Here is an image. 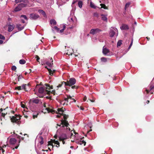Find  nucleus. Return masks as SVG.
<instances>
[{
	"mask_svg": "<svg viewBox=\"0 0 154 154\" xmlns=\"http://www.w3.org/2000/svg\"><path fill=\"white\" fill-rule=\"evenodd\" d=\"M29 85H26V84H23L21 86H17V87H15V89H17L18 90H21L22 89H23L25 91H27V90H26L27 88L26 87H29Z\"/></svg>",
	"mask_w": 154,
	"mask_h": 154,
	"instance_id": "nucleus-9",
	"label": "nucleus"
},
{
	"mask_svg": "<svg viewBox=\"0 0 154 154\" xmlns=\"http://www.w3.org/2000/svg\"><path fill=\"white\" fill-rule=\"evenodd\" d=\"M44 107L45 108V109H43L42 111V112L44 113H45L46 112H51L52 114H54L55 112L57 113V112L54 110L50 109L48 107H46V103H44Z\"/></svg>",
	"mask_w": 154,
	"mask_h": 154,
	"instance_id": "nucleus-5",
	"label": "nucleus"
},
{
	"mask_svg": "<svg viewBox=\"0 0 154 154\" xmlns=\"http://www.w3.org/2000/svg\"><path fill=\"white\" fill-rule=\"evenodd\" d=\"M17 68L15 66H13L11 67V69L12 70L15 71L16 69Z\"/></svg>",
	"mask_w": 154,
	"mask_h": 154,
	"instance_id": "nucleus-40",
	"label": "nucleus"
},
{
	"mask_svg": "<svg viewBox=\"0 0 154 154\" xmlns=\"http://www.w3.org/2000/svg\"><path fill=\"white\" fill-rule=\"evenodd\" d=\"M66 97H64L63 100L60 101V103L63 106H67L68 104L69 99L73 100L74 102H75L76 100L72 98V97L70 95H67Z\"/></svg>",
	"mask_w": 154,
	"mask_h": 154,
	"instance_id": "nucleus-2",
	"label": "nucleus"
},
{
	"mask_svg": "<svg viewBox=\"0 0 154 154\" xmlns=\"http://www.w3.org/2000/svg\"><path fill=\"white\" fill-rule=\"evenodd\" d=\"M20 116L17 115H15V116H13L11 118V122L19 124V120L20 119Z\"/></svg>",
	"mask_w": 154,
	"mask_h": 154,
	"instance_id": "nucleus-8",
	"label": "nucleus"
},
{
	"mask_svg": "<svg viewBox=\"0 0 154 154\" xmlns=\"http://www.w3.org/2000/svg\"><path fill=\"white\" fill-rule=\"evenodd\" d=\"M45 63L48 66L50 67H52L53 64V63H51L49 61H47Z\"/></svg>",
	"mask_w": 154,
	"mask_h": 154,
	"instance_id": "nucleus-37",
	"label": "nucleus"
},
{
	"mask_svg": "<svg viewBox=\"0 0 154 154\" xmlns=\"http://www.w3.org/2000/svg\"><path fill=\"white\" fill-rule=\"evenodd\" d=\"M32 102L35 103H39V100L38 99H34L32 100Z\"/></svg>",
	"mask_w": 154,
	"mask_h": 154,
	"instance_id": "nucleus-32",
	"label": "nucleus"
},
{
	"mask_svg": "<svg viewBox=\"0 0 154 154\" xmlns=\"http://www.w3.org/2000/svg\"><path fill=\"white\" fill-rule=\"evenodd\" d=\"M35 58H36V60L38 62V60H39L40 59V58L38 57V56L37 55L35 57Z\"/></svg>",
	"mask_w": 154,
	"mask_h": 154,
	"instance_id": "nucleus-49",
	"label": "nucleus"
},
{
	"mask_svg": "<svg viewBox=\"0 0 154 154\" xmlns=\"http://www.w3.org/2000/svg\"><path fill=\"white\" fill-rule=\"evenodd\" d=\"M45 68H47L48 69V70L49 73V75L51 76L53 75L54 73L55 72V70H52L51 69H49L48 68L47 66H45Z\"/></svg>",
	"mask_w": 154,
	"mask_h": 154,
	"instance_id": "nucleus-16",
	"label": "nucleus"
},
{
	"mask_svg": "<svg viewBox=\"0 0 154 154\" xmlns=\"http://www.w3.org/2000/svg\"><path fill=\"white\" fill-rule=\"evenodd\" d=\"M86 99H87V97H86V96H85L84 97V99H83L84 101H85L86 100Z\"/></svg>",
	"mask_w": 154,
	"mask_h": 154,
	"instance_id": "nucleus-55",
	"label": "nucleus"
},
{
	"mask_svg": "<svg viewBox=\"0 0 154 154\" xmlns=\"http://www.w3.org/2000/svg\"><path fill=\"white\" fill-rule=\"evenodd\" d=\"M73 50L71 48H69V51L66 53V54L69 55H72V52H73Z\"/></svg>",
	"mask_w": 154,
	"mask_h": 154,
	"instance_id": "nucleus-26",
	"label": "nucleus"
},
{
	"mask_svg": "<svg viewBox=\"0 0 154 154\" xmlns=\"http://www.w3.org/2000/svg\"><path fill=\"white\" fill-rule=\"evenodd\" d=\"M122 30L128 29H129L128 26L126 24H122V26L120 27Z\"/></svg>",
	"mask_w": 154,
	"mask_h": 154,
	"instance_id": "nucleus-19",
	"label": "nucleus"
},
{
	"mask_svg": "<svg viewBox=\"0 0 154 154\" xmlns=\"http://www.w3.org/2000/svg\"><path fill=\"white\" fill-rule=\"evenodd\" d=\"M63 83H62V84H59V85L57 86V88H60V87H61V86H62V85L63 84Z\"/></svg>",
	"mask_w": 154,
	"mask_h": 154,
	"instance_id": "nucleus-50",
	"label": "nucleus"
},
{
	"mask_svg": "<svg viewBox=\"0 0 154 154\" xmlns=\"http://www.w3.org/2000/svg\"><path fill=\"white\" fill-rule=\"evenodd\" d=\"M76 82L75 79L73 78H70L69 81H67L66 82H63L62 83H64L65 86H70L75 85Z\"/></svg>",
	"mask_w": 154,
	"mask_h": 154,
	"instance_id": "nucleus-4",
	"label": "nucleus"
},
{
	"mask_svg": "<svg viewBox=\"0 0 154 154\" xmlns=\"http://www.w3.org/2000/svg\"><path fill=\"white\" fill-rule=\"evenodd\" d=\"M21 25L19 24H17L16 26L17 28L18 29L19 31H21L24 28V26L22 27H21Z\"/></svg>",
	"mask_w": 154,
	"mask_h": 154,
	"instance_id": "nucleus-25",
	"label": "nucleus"
},
{
	"mask_svg": "<svg viewBox=\"0 0 154 154\" xmlns=\"http://www.w3.org/2000/svg\"><path fill=\"white\" fill-rule=\"evenodd\" d=\"M65 25H63V28L62 29H61L60 30V32H61V33H62V32H63L64 29H65Z\"/></svg>",
	"mask_w": 154,
	"mask_h": 154,
	"instance_id": "nucleus-44",
	"label": "nucleus"
},
{
	"mask_svg": "<svg viewBox=\"0 0 154 154\" xmlns=\"http://www.w3.org/2000/svg\"><path fill=\"white\" fill-rule=\"evenodd\" d=\"M21 9V8L18 5V6L16 7L14 9L15 11L17 12L20 11Z\"/></svg>",
	"mask_w": 154,
	"mask_h": 154,
	"instance_id": "nucleus-28",
	"label": "nucleus"
},
{
	"mask_svg": "<svg viewBox=\"0 0 154 154\" xmlns=\"http://www.w3.org/2000/svg\"><path fill=\"white\" fill-rule=\"evenodd\" d=\"M60 140L62 141L63 144H64L65 143V142L64 141V140Z\"/></svg>",
	"mask_w": 154,
	"mask_h": 154,
	"instance_id": "nucleus-62",
	"label": "nucleus"
},
{
	"mask_svg": "<svg viewBox=\"0 0 154 154\" xmlns=\"http://www.w3.org/2000/svg\"><path fill=\"white\" fill-rule=\"evenodd\" d=\"M39 17V16L36 14H30V18L32 20H36Z\"/></svg>",
	"mask_w": 154,
	"mask_h": 154,
	"instance_id": "nucleus-13",
	"label": "nucleus"
},
{
	"mask_svg": "<svg viewBox=\"0 0 154 154\" xmlns=\"http://www.w3.org/2000/svg\"><path fill=\"white\" fill-rule=\"evenodd\" d=\"M78 5L79 7L80 8H82V2L81 1H79L78 3Z\"/></svg>",
	"mask_w": 154,
	"mask_h": 154,
	"instance_id": "nucleus-33",
	"label": "nucleus"
},
{
	"mask_svg": "<svg viewBox=\"0 0 154 154\" xmlns=\"http://www.w3.org/2000/svg\"><path fill=\"white\" fill-rule=\"evenodd\" d=\"M17 140L14 138H11L10 140V143L11 144L14 145L16 143Z\"/></svg>",
	"mask_w": 154,
	"mask_h": 154,
	"instance_id": "nucleus-17",
	"label": "nucleus"
},
{
	"mask_svg": "<svg viewBox=\"0 0 154 154\" xmlns=\"http://www.w3.org/2000/svg\"><path fill=\"white\" fill-rule=\"evenodd\" d=\"M21 22L23 23H25V21L23 20H21Z\"/></svg>",
	"mask_w": 154,
	"mask_h": 154,
	"instance_id": "nucleus-60",
	"label": "nucleus"
},
{
	"mask_svg": "<svg viewBox=\"0 0 154 154\" xmlns=\"http://www.w3.org/2000/svg\"><path fill=\"white\" fill-rule=\"evenodd\" d=\"M39 113L37 112H34L32 115V117L33 119H34L37 117Z\"/></svg>",
	"mask_w": 154,
	"mask_h": 154,
	"instance_id": "nucleus-30",
	"label": "nucleus"
},
{
	"mask_svg": "<svg viewBox=\"0 0 154 154\" xmlns=\"http://www.w3.org/2000/svg\"><path fill=\"white\" fill-rule=\"evenodd\" d=\"M57 111L59 113V114L60 115H57V116L58 118H59L60 117V116L62 115L63 114V111L62 110V109L60 108H58L57 109Z\"/></svg>",
	"mask_w": 154,
	"mask_h": 154,
	"instance_id": "nucleus-21",
	"label": "nucleus"
},
{
	"mask_svg": "<svg viewBox=\"0 0 154 154\" xmlns=\"http://www.w3.org/2000/svg\"><path fill=\"white\" fill-rule=\"evenodd\" d=\"M101 16L102 17H101V19L102 20H103L105 21H106V22L107 21V16L106 15H104L103 14H101Z\"/></svg>",
	"mask_w": 154,
	"mask_h": 154,
	"instance_id": "nucleus-23",
	"label": "nucleus"
},
{
	"mask_svg": "<svg viewBox=\"0 0 154 154\" xmlns=\"http://www.w3.org/2000/svg\"><path fill=\"white\" fill-rule=\"evenodd\" d=\"M38 12L40 13H41L43 15H45V12L42 10H39L38 11Z\"/></svg>",
	"mask_w": 154,
	"mask_h": 154,
	"instance_id": "nucleus-35",
	"label": "nucleus"
},
{
	"mask_svg": "<svg viewBox=\"0 0 154 154\" xmlns=\"http://www.w3.org/2000/svg\"><path fill=\"white\" fill-rule=\"evenodd\" d=\"M21 107H23V108H25V106L24 104H21Z\"/></svg>",
	"mask_w": 154,
	"mask_h": 154,
	"instance_id": "nucleus-52",
	"label": "nucleus"
},
{
	"mask_svg": "<svg viewBox=\"0 0 154 154\" xmlns=\"http://www.w3.org/2000/svg\"><path fill=\"white\" fill-rule=\"evenodd\" d=\"M19 146V144H18L17 146H16L15 147V148L17 149L18 148V146Z\"/></svg>",
	"mask_w": 154,
	"mask_h": 154,
	"instance_id": "nucleus-63",
	"label": "nucleus"
},
{
	"mask_svg": "<svg viewBox=\"0 0 154 154\" xmlns=\"http://www.w3.org/2000/svg\"><path fill=\"white\" fill-rule=\"evenodd\" d=\"M89 2H90V6L92 8L95 9L96 8V6L94 5V4L92 3L91 0H88V3H89Z\"/></svg>",
	"mask_w": 154,
	"mask_h": 154,
	"instance_id": "nucleus-20",
	"label": "nucleus"
},
{
	"mask_svg": "<svg viewBox=\"0 0 154 154\" xmlns=\"http://www.w3.org/2000/svg\"><path fill=\"white\" fill-rule=\"evenodd\" d=\"M19 63L20 64H23L26 63V61L24 60L21 59L20 60Z\"/></svg>",
	"mask_w": 154,
	"mask_h": 154,
	"instance_id": "nucleus-34",
	"label": "nucleus"
},
{
	"mask_svg": "<svg viewBox=\"0 0 154 154\" xmlns=\"http://www.w3.org/2000/svg\"><path fill=\"white\" fill-rule=\"evenodd\" d=\"M8 109V107H6V108L3 110L2 108H1L0 109V113H1L2 116L3 117H4L7 114L8 112L7 111Z\"/></svg>",
	"mask_w": 154,
	"mask_h": 154,
	"instance_id": "nucleus-12",
	"label": "nucleus"
},
{
	"mask_svg": "<svg viewBox=\"0 0 154 154\" xmlns=\"http://www.w3.org/2000/svg\"><path fill=\"white\" fill-rule=\"evenodd\" d=\"M61 125H62V126L61 127H60V128H63L64 129H66L67 131L70 130V129L68 126L69 124L68 123V122L66 120H62L61 125H58V124H57V125L59 127H61Z\"/></svg>",
	"mask_w": 154,
	"mask_h": 154,
	"instance_id": "nucleus-3",
	"label": "nucleus"
},
{
	"mask_svg": "<svg viewBox=\"0 0 154 154\" xmlns=\"http://www.w3.org/2000/svg\"><path fill=\"white\" fill-rule=\"evenodd\" d=\"M130 4V3L129 2H128L126 4L125 8V10H126V8H127L128 7H129Z\"/></svg>",
	"mask_w": 154,
	"mask_h": 154,
	"instance_id": "nucleus-38",
	"label": "nucleus"
},
{
	"mask_svg": "<svg viewBox=\"0 0 154 154\" xmlns=\"http://www.w3.org/2000/svg\"><path fill=\"white\" fill-rule=\"evenodd\" d=\"M78 87L76 85L72 86L71 88L72 89H77Z\"/></svg>",
	"mask_w": 154,
	"mask_h": 154,
	"instance_id": "nucleus-43",
	"label": "nucleus"
},
{
	"mask_svg": "<svg viewBox=\"0 0 154 154\" xmlns=\"http://www.w3.org/2000/svg\"><path fill=\"white\" fill-rule=\"evenodd\" d=\"M3 41L2 40H0V44L3 43Z\"/></svg>",
	"mask_w": 154,
	"mask_h": 154,
	"instance_id": "nucleus-59",
	"label": "nucleus"
},
{
	"mask_svg": "<svg viewBox=\"0 0 154 154\" xmlns=\"http://www.w3.org/2000/svg\"><path fill=\"white\" fill-rule=\"evenodd\" d=\"M82 143H84V145H85L86 144V142L85 141H82Z\"/></svg>",
	"mask_w": 154,
	"mask_h": 154,
	"instance_id": "nucleus-57",
	"label": "nucleus"
},
{
	"mask_svg": "<svg viewBox=\"0 0 154 154\" xmlns=\"http://www.w3.org/2000/svg\"><path fill=\"white\" fill-rule=\"evenodd\" d=\"M100 2L101 3L100 4V7H98L100 8H103L104 9H107L108 8L106 7L105 4H108L109 0H100Z\"/></svg>",
	"mask_w": 154,
	"mask_h": 154,
	"instance_id": "nucleus-6",
	"label": "nucleus"
},
{
	"mask_svg": "<svg viewBox=\"0 0 154 154\" xmlns=\"http://www.w3.org/2000/svg\"><path fill=\"white\" fill-rule=\"evenodd\" d=\"M50 23L51 25H55L56 23V22L55 20H54L52 19L50 20Z\"/></svg>",
	"mask_w": 154,
	"mask_h": 154,
	"instance_id": "nucleus-29",
	"label": "nucleus"
},
{
	"mask_svg": "<svg viewBox=\"0 0 154 154\" xmlns=\"http://www.w3.org/2000/svg\"><path fill=\"white\" fill-rule=\"evenodd\" d=\"M53 89L52 86H50L49 84H46L45 86L43 87H41L39 88L37 95L40 97H42L46 94H50L52 93L55 94V90L50 91V89Z\"/></svg>",
	"mask_w": 154,
	"mask_h": 154,
	"instance_id": "nucleus-1",
	"label": "nucleus"
},
{
	"mask_svg": "<svg viewBox=\"0 0 154 154\" xmlns=\"http://www.w3.org/2000/svg\"><path fill=\"white\" fill-rule=\"evenodd\" d=\"M80 109L82 110H83L84 109V108L82 107H80Z\"/></svg>",
	"mask_w": 154,
	"mask_h": 154,
	"instance_id": "nucleus-64",
	"label": "nucleus"
},
{
	"mask_svg": "<svg viewBox=\"0 0 154 154\" xmlns=\"http://www.w3.org/2000/svg\"><path fill=\"white\" fill-rule=\"evenodd\" d=\"M68 19H69V21H70V22L73 21V18L72 17H69Z\"/></svg>",
	"mask_w": 154,
	"mask_h": 154,
	"instance_id": "nucleus-48",
	"label": "nucleus"
},
{
	"mask_svg": "<svg viewBox=\"0 0 154 154\" xmlns=\"http://www.w3.org/2000/svg\"><path fill=\"white\" fill-rule=\"evenodd\" d=\"M46 97L47 98L49 99H51V97H50L47 96V97Z\"/></svg>",
	"mask_w": 154,
	"mask_h": 154,
	"instance_id": "nucleus-58",
	"label": "nucleus"
},
{
	"mask_svg": "<svg viewBox=\"0 0 154 154\" xmlns=\"http://www.w3.org/2000/svg\"><path fill=\"white\" fill-rule=\"evenodd\" d=\"M122 41L121 40H119L117 43V47H120L122 44Z\"/></svg>",
	"mask_w": 154,
	"mask_h": 154,
	"instance_id": "nucleus-31",
	"label": "nucleus"
},
{
	"mask_svg": "<svg viewBox=\"0 0 154 154\" xmlns=\"http://www.w3.org/2000/svg\"><path fill=\"white\" fill-rule=\"evenodd\" d=\"M17 136V138H19V139H22L23 140V138L22 137H21L19 135H18L17 134H16Z\"/></svg>",
	"mask_w": 154,
	"mask_h": 154,
	"instance_id": "nucleus-45",
	"label": "nucleus"
},
{
	"mask_svg": "<svg viewBox=\"0 0 154 154\" xmlns=\"http://www.w3.org/2000/svg\"><path fill=\"white\" fill-rule=\"evenodd\" d=\"M68 117V116L66 115H63V118L65 119H67V118Z\"/></svg>",
	"mask_w": 154,
	"mask_h": 154,
	"instance_id": "nucleus-51",
	"label": "nucleus"
},
{
	"mask_svg": "<svg viewBox=\"0 0 154 154\" xmlns=\"http://www.w3.org/2000/svg\"><path fill=\"white\" fill-rule=\"evenodd\" d=\"M21 17H22L24 18L25 20H27L28 19L27 18V17L26 15H23L21 16Z\"/></svg>",
	"mask_w": 154,
	"mask_h": 154,
	"instance_id": "nucleus-41",
	"label": "nucleus"
},
{
	"mask_svg": "<svg viewBox=\"0 0 154 154\" xmlns=\"http://www.w3.org/2000/svg\"><path fill=\"white\" fill-rule=\"evenodd\" d=\"M76 2V1H73L72 2V4H74Z\"/></svg>",
	"mask_w": 154,
	"mask_h": 154,
	"instance_id": "nucleus-61",
	"label": "nucleus"
},
{
	"mask_svg": "<svg viewBox=\"0 0 154 154\" xmlns=\"http://www.w3.org/2000/svg\"><path fill=\"white\" fill-rule=\"evenodd\" d=\"M28 3H24L23 2H21V3L19 4L18 5L22 9V8L26 7Z\"/></svg>",
	"mask_w": 154,
	"mask_h": 154,
	"instance_id": "nucleus-22",
	"label": "nucleus"
},
{
	"mask_svg": "<svg viewBox=\"0 0 154 154\" xmlns=\"http://www.w3.org/2000/svg\"><path fill=\"white\" fill-rule=\"evenodd\" d=\"M54 29H55L56 30H57V31H58H58H59V28H58L57 26H55L54 27Z\"/></svg>",
	"mask_w": 154,
	"mask_h": 154,
	"instance_id": "nucleus-46",
	"label": "nucleus"
},
{
	"mask_svg": "<svg viewBox=\"0 0 154 154\" xmlns=\"http://www.w3.org/2000/svg\"><path fill=\"white\" fill-rule=\"evenodd\" d=\"M14 28L13 25H9L8 26V31L9 32L12 31Z\"/></svg>",
	"mask_w": 154,
	"mask_h": 154,
	"instance_id": "nucleus-24",
	"label": "nucleus"
},
{
	"mask_svg": "<svg viewBox=\"0 0 154 154\" xmlns=\"http://www.w3.org/2000/svg\"><path fill=\"white\" fill-rule=\"evenodd\" d=\"M154 88V85H152V83H151L149 87V88L145 89L144 91L146 92L147 94L148 93L149 91L150 92L151 94H152L153 92H152V90Z\"/></svg>",
	"mask_w": 154,
	"mask_h": 154,
	"instance_id": "nucleus-11",
	"label": "nucleus"
},
{
	"mask_svg": "<svg viewBox=\"0 0 154 154\" xmlns=\"http://www.w3.org/2000/svg\"><path fill=\"white\" fill-rule=\"evenodd\" d=\"M32 71V70L31 69H29V71H27V73H30Z\"/></svg>",
	"mask_w": 154,
	"mask_h": 154,
	"instance_id": "nucleus-54",
	"label": "nucleus"
},
{
	"mask_svg": "<svg viewBox=\"0 0 154 154\" xmlns=\"http://www.w3.org/2000/svg\"><path fill=\"white\" fill-rule=\"evenodd\" d=\"M101 60L102 61L105 62L107 61V59L104 57H102L101 58Z\"/></svg>",
	"mask_w": 154,
	"mask_h": 154,
	"instance_id": "nucleus-39",
	"label": "nucleus"
},
{
	"mask_svg": "<svg viewBox=\"0 0 154 154\" xmlns=\"http://www.w3.org/2000/svg\"><path fill=\"white\" fill-rule=\"evenodd\" d=\"M96 32V29H92L90 31V34L94 35Z\"/></svg>",
	"mask_w": 154,
	"mask_h": 154,
	"instance_id": "nucleus-27",
	"label": "nucleus"
},
{
	"mask_svg": "<svg viewBox=\"0 0 154 154\" xmlns=\"http://www.w3.org/2000/svg\"><path fill=\"white\" fill-rule=\"evenodd\" d=\"M39 138L40 140H41V141L40 142V143L41 144H42L43 143V138L42 136H39Z\"/></svg>",
	"mask_w": 154,
	"mask_h": 154,
	"instance_id": "nucleus-36",
	"label": "nucleus"
},
{
	"mask_svg": "<svg viewBox=\"0 0 154 154\" xmlns=\"http://www.w3.org/2000/svg\"><path fill=\"white\" fill-rule=\"evenodd\" d=\"M101 30L99 29H97V32H100Z\"/></svg>",
	"mask_w": 154,
	"mask_h": 154,
	"instance_id": "nucleus-56",
	"label": "nucleus"
},
{
	"mask_svg": "<svg viewBox=\"0 0 154 154\" xmlns=\"http://www.w3.org/2000/svg\"><path fill=\"white\" fill-rule=\"evenodd\" d=\"M67 139V136L65 134H62L59 137V140H64Z\"/></svg>",
	"mask_w": 154,
	"mask_h": 154,
	"instance_id": "nucleus-14",
	"label": "nucleus"
},
{
	"mask_svg": "<svg viewBox=\"0 0 154 154\" xmlns=\"http://www.w3.org/2000/svg\"><path fill=\"white\" fill-rule=\"evenodd\" d=\"M109 50L106 48H103V53L104 55H107V54L109 52Z\"/></svg>",
	"mask_w": 154,
	"mask_h": 154,
	"instance_id": "nucleus-18",
	"label": "nucleus"
},
{
	"mask_svg": "<svg viewBox=\"0 0 154 154\" xmlns=\"http://www.w3.org/2000/svg\"><path fill=\"white\" fill-rule=\"evenodd\" d=\"M115 34L116 36L118 35V31L117 29L116 28L111 27L110 29V32L109 33L110 37H113Z\"/></svg>",
	"mask_w": 154,
	"mask_h": 154,
	"instance_id": "nucleus-7",
	"label": "nucleus"
},
{
	"mask_svg": "<svg viewBox=\"0 0 154 154\" xmlns=\"http://www.w3.org/2000/svg\"><path fill=\"white\" fill-rule=\"evenodd\" d=\"M53 143H54L55 144H56L58 145L56 146L57 147H59L60 146V143L57 140H51V141H49L48 142V144L49 145H51L53 146Z\"/></svg>",
	"mask_w": 154,
	"mask_h": 154,
	"instance_id": "nucleus-10",
	"label": "nucleus"
},
{
	"mask_svg": "<svg viewBox=\"0 0 154 154\" xmlns=\"http://www.w3.org/2000/svg\"><path fill=\"white\" fill-rule=\"evenodd\" d=\"M133 39H132L131 40V43L130 45V46H132V44H133Z\"/></svg>",
	"mask_w": 154,
	"mask_h": 154,
	"instance_id": "nucleus-53",
	"label": "nucleus"
},
{
	"mask_svg": "<svg viewBox=\"0 0 154 154\" xmlns=\"http://www.w3.org/2000/svg\"><path fill=\"white\" fill-rule=\"evenodd\" d=\"M15 2L17 4L18 3L23 2L24 3H28V0H15Z\"/></svg>",
	"mask_w": 154,
	"mask_h": 154,
	"instance_id": "nucleus-15",
	"label": "nucleus"
},
{
	"mask_svg": "<svg viewBox=\"0 0 154 154\" xmlns=\"http://www.w3.org/2000/svg\"><path fill=\"white\" fill-rule=\"evenodd\" d=\"M74 9H72L71 11V15H73L74 14Z\"/></svg>",
	"mask_w": 154,
	"mask_h": 154,
	"instance_id": "nucleus-47",
	"label": "nucleus"
},
{
	"mask_svg": "<svg viewBox=\"0 0 154 154\" xmlns=\"http://www.w3.org/2000/svg\"><path fill=\"white\" fill-rule=\"evenodd\" d=\"M0 39H5V37L3 35H2L1 34H0Z\"/></svg>",
	"mask_w": 154,
	"mask_h": 154,
	"instance_id": "nucleus-42",
	"label": "nucleus"
}]
</instances>
